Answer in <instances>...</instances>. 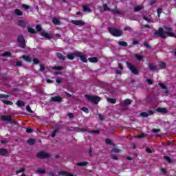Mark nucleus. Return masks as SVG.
Instances as JSON below:
<instances>
[{
  "label": "nucleus",
  "instance_id": "obj_1",
  "mask_svg": "<svg viewBox=\"0 0 176 176\" xmlns=\"http://www.w3.org/2000/svg\"><path fill=\"white\" fill-rule=\"evenodd\" d=\"M85 98L95 105H97L101 101V98L97 96L85 95Z\"/></svg>",
  "mask_w": 176,
  "mask_h": 176
},
{
  "label": "nucleus",
  "instance_id": "obj_2",
  "mask_svg": "<svg viewBox=\"0 0 176 176\" xmlns=\"http://www.w3.org/2000/svg\"><path fill=\"white\" fill-rule=\"evenodd\" d=\"M109 32L116 37L122 36L123 35V31L121 30L117 29L116 28H109Z\"/></svg>",
  "mask_w": 176,
  "mask_h": 176
},
{
  "label": "nucleus",
  "instance_id": "obj_3",
  "mask_svg": "<svg viewBox=\"0 0 176 176\" xmlns=\"http://www.w3.org/2000/svg\"><path fill=\"white\" fill-rule=\"evenodd\" d=\"M16 40L17 42L19 43V47H21V49H24L26 45L25 38H24V36H23V34L18 36Z\"/></svg>",
  "mask_w": 176,
  "mask_h": 176
},
{
  "label": "nucleus",
  "instance_id": "obj_4",
  "mask_svg": "<svg viewBox=\"0 0 176 176\" xmlns=\"http://www.w3.org/2000/svg\"><path fill=\"white\" fill-rule=\"evenodd\" d=\"M126 66L133 75H138V69L135 66L129 62H126Z\"/></svg>",
  "mask_w": 176,
  "mask_h": 176
},
{
  "label": "nucleus",
  "instance_id": "obj_5",
  "mask_svg": "<svg viewBox=\"0 0 176 176\" xmlns=\"http://www.w3.org/2000/svg\"><path fill=\"white\" fill-rule=\"evenodd\" d=\"M36 157L38 159H49L50 158V154L42 151L39 153H37Z\"/></svg>",
  "mask_w": 176,
  "mask_h": 176
},
{
  "label": "nucleus",
  "instance_id": "obj_6",
  "mask_svg": "<svg viewBox=\"0 0 176 176\" xmlns=\"http://www.w3.org/2000/svg\"><path fill=\"white\" fill-rule=\"evenodd\" d=\"M75 56L79 57L82 63H87V57L81 52H76Z\"/></svg>",
  "mask_w": 176,
  "mask_h": 176
},
{
  "label": "nucleus",
  "instance_id": "obj_7",
  "mask_svg": "<svg viewBox=\"0 0 176 176\" xmlns=\"http://www.w3.org/2000/svg\"><path fill=\"white\" fill-rule=\"evenodd\" d=\"M41 36L45 38V39H47L48 41H50V39H52L53 36L50 33H47L45 31L41 32Z\"/></svg>",
  "mask_w": 176,
  "mask_h": 176
},
{
  "label": "nucleus",
  "instance_id": "obj_8",
  "mask_svg": "<svg viewBox=\"0 0 176 176\" xmlns=\"http://www.w3.org/2000/svg\"><path fill=\"white\" fill-rule=\"evenodd\" d=\"M51 101L52 102H61V101H63V98L60 96H52L51 97Z\"/></svg>",
  "mask_w": 176,
  "mask_h": 176
},
{
  "label": "nucleus",
  "instance_id": "obj_9",
  "mask_svg": "<svg viewBox=\"0 0 176 176\" xmlns=\"http://www.w3.org/2000/svg\"><path fill=\"white\" fill-rule=\"evenodd\" d=\"M1 120H3V122H11L12 116H1Z\"/></svg>",
  "mask_w": 176,
  "mask_h": 176
},
{
  "label": "nucleus",
  "instance_id": "obj_10",
  "mask_svg": "<svg viewBox=\"0 0 176 176\" xmlns=\"http://www.w3.org/2000/svg\"><path fill=\"white\" fill-rule=\"evenodd\" d=\"M58 175L61 176H76L72 173H69L67 171L61 170L58 173Z\"/></svg>",
  "mask_w": 176,
  "mask_h": 176
},
{
  "label": "nucleus",
  "instance_id": "obj_11",
  "mask_svg": "<svg viewBox=\"0 0 176 176\" xmlns=\"http://www.w3.org/2000/svg\"><path fill=\"white\" fill-rule=\"evenodd\" d=\"M72 24H74L75 25H85V21H82V20H79V21H75V20H72Z\"/></svg>",
  "mask_w": 176,
  "mask_h": 176
},
{
  "label": "nucleus",
  "instance_id": "obj_12",
  "mask_svg": "<svg viewBox=\"0 0 176 176\" xmlns=\"http://www.w3.org/2000/svg\"><path fill=\"white\" fill-rule=\"evenodd\" d=\"M22 58H23V60L26 61V63H32V58H31V56H30L23 55Z\"/></svg>",
  "mask_w": 176,
  "mask_h": 176
},
{
  "label": "nucleus",
  "instance_id": "obj_13",
  "mask_svg": "<svg viewBox=\"0 0 176 176\" xmlns=\"http://www.w3.org/2000/svg\"><path fill=\"white\" fill-rule=\"evenodd\" d=\"M158 85L161 89H162V90H165V93H168V88L163 82H159Z\"/></svg>",
  "mask_w": 176,
  "mask_h": 176
},
{
  "label": "nucleus",
  "instance_id": "obj_14",
  "mask_svg": "<svg viewBox=\"0 0 176 176\" xmlns=\"http://www.w3.org/2000/svg\"><path fill=\"white\" fill-rule=\"evenodd\" d=\"M149 115H153V111H148V113L146 112L140 113V116H142V118H148V116H149Z\"/></svg>",
  "mask_w": 176,
  "mask_h": 176
},
{
  "label": "nucleus",
  "instance_id": "obj_15",
  "mask_svg": "<svg viewBox=\"0 0 176 176\" xmlns=\"http://www.w3.org/2000/svg\"><path fill=\"white\" fill-rule=\"evenodd\" d=\"M56 57L59 59V60H62V61H65V58H67V57H65L64 55H63V54L58 52L56 54Z\"/></svg>",
  "mask_w": 176,
  "mask_h": 176
},
{
  "label": "nucleus",
  "instance_id": "obj_16",
  "mask_svg": "<svg viewBox=\"0 0 176 176\" xmlns=\"http://www.w3.org/2000/svg\"><path fill=\"white\" fill-rule=\"evenodd\" d=\"M158 65L160 69H166L167 68V65L164 62H159Z\"/></svg>",
  "mask_w": 176,
  "mask_h": 176
},
{
  "label": "nucleus",
  "instance_id": "obj_17",
  "mask_svg": "<svg viewBox=\"0 0 176 176\" xmlns=\"http://www.w3.org/2000/svg\"><path fill=\"white\" fill-rule=\"evenodd\" d=\"M51 69H53L54 71H63L64 69V67L63 66H52L51 67Z\"/></svg>",
  "mask_w": 176,
  "mask_h": 176
},
{
  "label": "nucleus",
  "instance_id": "obj_18",
  "mask_svg": "<svg viewBox=\"0 0 176 176\" xmlns=\"http://www.w3.org/2000/svg\"><path fill=\"white\" fill-rule=\"evenodd\" d=\"M87 164H89L87 161L76 163V166L78 167H85V166H87Z\"/></svg>",
  "mask_w": 176,
  "mask_h": 176
},
{
  "label": "nucleus",
  "instance_id": "obj_19",
  "mask_svg": "<svg viewBox=\"0 0 176 176\" xmlns=\"http://www.w3.org/2000/svg\"><path fill=\"white\" fill-rule=\"evenodd\" d=\"M157 112H160V113H167L168 111L167 109L162 107L157 109Z\"/></svg>",
  "mask_w": 176,
  "mask_h": 176
},
{
  "label": "nucleus",
  "instance_id": "obj_20",
  "mask_svg": "<svg viewBox=\"0 0 176 176\" xmlns=\"http://www.w3.org/2000/svg\"><path fill=\"white\" fill-rule=\"evenodd\" d=\"M82 10L87 13H91V9L89 8V6H83Z\"/></svg>",
  "mask_w": 176,
  "mask_h": 176
},
{
  "label": "nucleus",
  "instance_id": "obj_21",
  "mask_svg": "<svg viewBox=\"0 0 176 176\" xmlns=\"http://www.w3.org/2000/svg\"><path fill=\"white\" fill-rule=\"evenodd\" d=\"M16 105L17 107H19L20 108H21L23 107H25V102H24V101L23 100H17Z\"/></svg>",
  "mask_w": 176,
  "mask_h": 176
},
{
  "label": "nucleus",
  "instance_id": "obj_22",
  "mask_svg": "<svg viewBox=\"0 0 176 176\" xmlns=\"http://www.w3.org/2000/svg\"><path fill=\"white\" fill-rule=\"evenodd\" d=\"M8 153V150L6 148H0V155L5 156Z\"/></svg>",
  "mask_w": 176,
  "mask_h": 176
},
{
  "label": "nucleus",
  "instance_id": "obj_23",
  "mask_svg": "<svg viewBox=\"0 0 176 176\" xmlns=\"http://www.w3.org/2000/svg\"><path fill=\"white\" fill-rule=\"evenodd\" d=\"M111 13H112L113 14H114V15H116V14L120 15V14H122V12H121L120 11H119V10H118L117 8H116V9H111Z\"/></svg>",
  "mask_w": 176,
  "mask_h": 176
},
{
  "label": "nucleus",
  "instance_id": "obj_24",
  "mask_svg": "<svg viewBox=\"0 0 176 176\" xmlns=\"http://www.w3.org/2000/svg\"><path fill=\"white\" fill-rule=\"evenodd\" d=\"M19 25L21 28H25V25H27V23H25V21L20 20L19 21Z\"/></svg>",
  "mask_w": 176,
  "mask_h": 176
},
{
  "label": "nucleus",
  "instance_id": "obj_25",
  "mask_svg": "<svg viewBox=\"0 0 176 176\" xmlns=\"http://www.w3.org/2000/svg\"><path fill=\"white\" fill-rule=\"evenodd\" d=\"M88 60L89 61V63H98V58L97 57L89 58Z\"/></svg>",
  "mask_w": 176,
  "mask_h": 176
},
{
  "label": "nucleus",
  "instance_id": "obj_26",
  "mask_svg": "<svg viewBox=\"0 0 176 176\" xmlns=\"http://www.w3.org/2000/svg\"><path fill=\"white\" fill-rule=\"evenodd\" d=\"M53 24H55V25H60L61 24V22H60V20L57 18H54L52 19Z\"/></svg>",
  "mask_w": 176,
  "mask_h": 176
},
{
  "label": "nucleus",
  "instance_id": "obj_27",
  "mask_svg": "<svg viewBox=\"0 0 176 176\" xmlns=\"http://www.w3.org/2000/svg\"><path fill=\"white\" fill-rule=\"evenodd\" d=\"M118 45L122 47H126L128 46L127 42L126 41H118Z\"/></svg>",
  "mask_w": 176,
  "mask_h": 176
},
{
  "label": "nucleus",
  "instance_id": "obj_28",
  "mask_svg": "<svg viewBox=\"0 0 176 176\" xmlns=\"http://www.w3.org/2000/svg\"><path fill=\"white\" fill-rule=\"evenodd\" d=\"M143 8L142 6H137L134 8V12H140L142 10Z\"/></svg>",
  "mask_w": 176,
  "mask_h": 176
},
{
  "label": "nucleus",
  "instance_id": "obj_29",
  "mask_svg": "<svg viewBox=\"0 0 176 176\" xmlns=\"http://www.w3.org/2000/svg\"><path fill=\"white\" fill-rule=\"evenodd\" d=\"M1 56L2 57H12V53L10 52H5Z\"/></svg>",
  "mask_w": 176,
  "mask_h": 176
},
{
  "label": "nucleus",
  "instance_id": "obj_30",
  "mask_svg": "<svg viewBox=\"0 0 176 176\" xmlns=\"http://www.w3.org/2000/svg\"><path fill=\"white\" fill-rule=\"evenodd\" d=\"M107 101L108 102H110V104H116V99L115 98H108Z\"/></svg>",
  "mask_w": 176,
  "mask_h": 176
},
{
  "label": "nucleus",
  "instance_id": "obj_31",
  "mask_svg": "<svg viewBox=\"0 0 176 176\" xmlns=\"http://www.w3.org/2000/svg\"><path fill=\"white\" fill-rule=\"evenodd\" d=\"M14 13L16 14V16H23V12L19 9H16L14 10Z\"/></svg>",
  "mask_w": 176,
  "mask_h": 176
},
{
  "label": "nucleus",
  "instance_id": "obj_32",
  "mask_svg": "<svg viewBox=\"0 0 176 176\" xmlns=\"http://www.w3.org/2000/svg\"><path fill=\"white\" fill-rule=\"evenodd\" d=\"M103 8H104V12H111V8H109V7H108V5L107 4H103L102 5Z\"/></svg>",
  "mask_w": 176,
  "mask_h": 176
},
{
  "label": "nucleus",
  "instance_id": "obj_33",
  "mask_svg": "<svg viewBox=\"0 0 176 176\" xmlns=\"http://www.w3.org/2000/svg\"><path fill=\"white\" fill-rule=\"evenodd\" d=\"M68 60H74L75 58V52L74 54H69L67 56Z\"/></svg>",
  "mask_w": 176,
  "mask_h": 176
},
{
  "label": "nucleus",
  "instance_id": "obj_34",
  "mask_svg": "<svg viewBox=\"0 0 176 176\" xmlns=\"http://www.w3.org/2000/svg\"><path fill=\"white\" fill-rule=\"evenodd\" d=\"M28 32H30V34H36V31L35 29L31 28V27H28Z\"/></svg>",
  "mask_w": 176,
  "mask_h": 176
},
{
  "label": "nucleus",
  "instance_id": "obj_35",
  "mask_svg": "<svg viewBox=\"0 0 176 176\" xmlns=\"http://www.w3.org/2000/svg\"><path fill=\"white\" fill-rule=\"evenodd\" d=\"M28 144L29 145H34L35 144V140L30 138L28 140Z\"/></svg>",
  "mask_w": 176,
  "mask_h": 176
},
{
  "label": "nucleus",
  "instance_id": "obj_36",
  "mask_svg": "<svg viewBox=\"0 0 176 176\" xmlns=\"http://www.w3.org/2000/svg\"><path fill=\"white\" fill-rule=\"evenodd\" d=\"M135 57L137 58V60H139V61H141L144 58V57L142 55H140L138 54H135Z\"/></svg>",
  "mask_w": 176,
  "mask_h": 176
},
{
  "label": "nucleus",
  "instance_id": "obj_37",
  "mask_svg": "<svg viewBox=\"0 0 176 176\" xmlns=\"http://www.w3.org/2000/svg\"><path fill=\"white\" fill-rule=\"evenodd\" d=\"M88 133H90V134H100V131L98 130L88 131Z\"/></svg>",
  "mask_w": 176,
  "mask_h": 176
},
{
  "label": "nucleus",
  "instance_id": "obj_38",
  "mask_svg": "<svg viewBox=\"0 0 176 176\" xmlns=\"http://www.w3.org/2000/svg\"><path fill=\"white\" fill-rule=\"evenodd\" d=\"M132 101L130 99H126L124 102V105H130L131 104Z\"/></svg>",
  "mask_w": 176,
  "mask_h": 176
},
{
  "label": "nucleus",
  "instance_id": "obj_39",
  "mask_svg": "<svg viewBox=\"0 0 176 176\" xmlns=\"http://www.w3.org/2000/svg\"><path fill=\"white\" fill-rule=\"evenodd\" d=\"M3 104H6V105H13V102L9 100H3Z\"/></svg>",
  "mask_w": 176,
  "mask_h": 176
},
{
  "label": "nucleus",
  "instance_id": "obj_40",
  "mask_svg": "<svg viewBox=\"0 0 176 176\" xmlns=\"http://www.w3.org/2000/svg\"><path fill=\"white\" fill-rule=\"evenodd\" d=\"M150 71H155L156 70V66H154L152 64H150L148 65Z\"/></svg>",
  "mask_w": 176,
  "mask_h": 176
},
{
  "label": "nucleus",
  "instance_id": "obj_41",
  "mask_svg": "<svg viewBox=\"0 0 176 176\" xmlns=\"http://www.w3.org/2000/svg\"><path fill=\"white\" fill-rule=\"evenodd\" d=\"M36 30L38 32H41V31H42V26L41 25H37L36 26Z\"/></svg>",
  "mask_w": 176,
  "mask_h": 176
},
{
  "label": "nucleus",
  "instance_id": "obj_42",
  "mask_svg": "<svg viewBox=\"0 0 176 176\" xmlns=\"http://www.w3.org/2000/svg\"><path fill=\"white\" fill-rule=\"evenodd\" d=\"M164 159H165V160H166V162H168V163H171L172 160L171 158H170V157L168 156H164Z\"/></svg>",
  "mask_w": 176,
  "mask_h": 176
},
{
  "label": "nucleus",
  "instance_id": "obj_43",
  "mask_svg": "<svg viewBox=\"0 0 176 176\" xmlns=\"http://www.w3.org/2000/svg\"><path fill=\"white\" fill-rule=\"evenodd\" d=\"M26 110L28 111V112H30V113H34V111L31 109L30 105L26 106Z\"/></svg>",
  "mask_w": 176,
  "mask_h": 176
},
{
  "label": "nucleus",
  "instance_id": "obj_44",
  "mask_svg": "<svg viewBox=\"0 0 176 176\" xmlns=\"http://www.w3.org/2000/svg\"><path fill=\"white\" fill-rule=\"evenodd\" d=\"M124 31H129V32H133V29L127 26L124 28Z\"/></svg>",
  "mask_w": 176,
  "mask_h": 176
},
{
  "label": "nucleus",
  "instance_id": "obj_45",
  "mask_svg": "<svg viewBox=\"0 0 176 176\" xmlns=\"http://www.w3.org/2000/svg\"><path fill=\"white\" fill-rule=\"evenodd\" d=\"M106 144L107 145H113V143L112 142V140L109 139H106Z\"/></svg>",
  "mask_w": 176,
  "mask_h": 176
},
{
  "label": "nucleus",
  "instance_id": "obj_46",
  "mask_svg": "<svg viewBox=\"0 0 176 176\" xmlns=\"http://www.w3.org/2000/svg\"><path fill=\"white\" fill-rule=\"evenodd\" d=\"M113 152H114V153H120V149H119L118 148H113L112 149Z\"/></svg>",
  "mask_w": 176,
  "mask_h": 176
},
{
  "label": "nucleus",
  "instance_id": "obj_47",
  "mask_svg": "<svg viewBox=\"0 0 176 176\" xmlns=\"http://www.w3.org/2000/svg\"><path fill=\"white\" fill-rule=\"evenodd\" d=\"M162 12H163V10L162 8H158L157 10V13L158 17H160V14H162Z\"/></svg>",
  "mask_w": 176,
  "mask_h": 176
},
{
  "label": "nucleus",
  "instance_id": "obj_48",
  "mask_svg": "<svg viewBox=\"0 0 176 176\" xmlns=\"http://www.w3.org/2000/svg\"><path fill=\"white\" fill-rule=\"evenodd\" d=\"M82 112H85V113H89V109L87 107H82L81 109Z\"/></svg>",
  "mask_w": 176,
  "mask_h": 176
},
{
  "label": "nucleus",
  "instance_id": "obj_49",
  "mask_svg": "<svg viewBox=\"0 0 176 176\" xmlns=\"http://www.w3.org/2000/svg\"><path fill=\"white\" fill-rule=\"evenodd\" d=\"M32 61H33V63L35 65L39 64V60H38V58H32Z\"/></svg>",
  "mask_w": 176,
  "mask_h": 176
},
{
  "label": "nucleus",
  "instance_id": "obj_50",
  "mask_svg": "<svg viewBox=\"0 0 176 176\" xmlns=\"http://www.w3.org/2000/svg\"><path fill=\"white\" fill-rule=\"evenodd\" d=\"M146 82H147L148 85H153V80H152L151 78H147Z\"/></svg>",
  "mask_w": 176,
  "mask_h": 176
},
{
  "label": "nucleus",
  "instance_id": "obj_51",
  "mask_svg": "<svg viewBox=\"0 0 176 176\" xmlns=\"http://www.w3.org/2000/svg\"><path fill=\"white\" fill-rule=\"evenodd\" d=\"M37 173H39L40 174H45L46 173V170H45L43 169H38L37 170Z\"/></svg>",
  "mask_w": 176,
  "mask_h": 176
},
{
  "label": "nucleus",
  "instance_id": "obj_52",
  "mask_svg": "<svg viewBox=\"0 0 176 176\" xmlns=\"http://www.w3.org/2000/svg\"><path fill=\"white\" fill-rule=\"evenodd\" d=\"M145 137V133H140L136 136V138H144Z\"/></svg>",
  "mask_w": 176,
  "mask_h": 176
},
{
  "label": "nucleus",
  "instance_id": "obj_53",
  "mask_svg": "<svg viewBox=\"0 0 176 176\" xmlns=\"http://www.w3.org/2000/svg\"><path fill=\"white\" fill-rule=\"evenodd\" d=\"M58 131H60V127L58 126H56L55 129L54 130L53 133H54L55 134H56L57 133H58Z\"/></svg>",
  "mask_w": 176,
  "mask_h": 176
},
{
  "label": "nucleus",
  "instance_id": "obj_54",
  "mask_svg": "<svg viewBox=\"0 0 176 176\" xmlns=\"http://www.w3.org/2000/svg\"><path fill=\"white\" fill-rule=\"evenodd\" d=\"M22 8H23L24 9H25L26 10H28V9H30V6L27 5V4H23L22 5Z\"/></svg>",
  "mask_w": 176,
  "mask_h": 176
},
{
  "label": "nucleus",
  "instance_id": "obj_55",
  "mask_svg": "<svg viewBox=\"0 0 176 176\" xmlns=\"http://www.w3.org/2000/svg\"><path fill=\"white\" fill-rule=\"evenodd\" d=\"M32 131H34L31 128H27V129H26V133H28V134H31V133H32Z\"/></svg>",
  "mask_w": 176,
  "mask_h": 176
},
{
  "label": "nucleus",
  "instance_id": "obj_56",
  "mask_svg": "<svg viewBox=\"0 0 176 176\" xmlns=\"http://www.w3.org/2000/svg\"><path fill=\"white\" fill-rule=\"evenodd\" d=\"M152 133H160V129H153Z\"/></svg>",
  "mask_w": 176,
  "mask_h": 176
},
{
  "label": "nucleus",
  "instance_id": "obj_57",
  "mask_svg": "<svg viewBox=\"0 0 176 176\" xmlns=\"http://www.w3.org/2000/svg\"><path fill=\"white\" fill-rule=\"evenodd\" d=\"M39 69H40V71H41V72H43L45 71V65L41 64Z\"/></svg>",
  "mask_w": 176,
  "mask_h": 176
},
{
  "label": "nucleus",
  "instance_id": "obj_58",
  "mask_svg": "<svg viewBox=\"0 0 176 176\" xmlns=\"http://www.w3.org/2000/svg\"><path fill=\"white\" fill-rule=\"evenodd\" d=\"M8 97H9V95L0 94V98H8Z\"/></svg>",
  "mask_w": 176,
  "mask_h": 176
},
{
  "label": "nucleus",
  "instance_id": "obj_59",
  "mask_svg": "<svg viewBox=\"0 0 176 176\" xmlns=\"http://www.w3.org/2000/svg\"><path fill=\"white\" fill-rule=\"evenodd\" d=\"M144 46L145 47H146V49H151V46L149 45V43H144Z\"/></svg>",
  "mask_w": 176,
  "mask_h": 176
},
{
  "label": "nucleus",
  "instance_id": "obj_60",
  "mask_svg": "<svg viewBox=\"0 0 176 176\" xmlns=\"http://www.w3.org/2000/svg\"><path fill=\"white\" fill-rule=\"evenodd\" d=\"M25 171V169L21 168L20 170H16V174H20V173H24Z\"/></svg>",
  "mask_w": 176,
  "mask_h": 176
},
{
  "label": "nucleus",
  "instance_id": "obj_61",
  "mask_svg": "<svg viewBox=\"0 0 176 176\" xmlns=\"http://www.w3.org/2000/svg\"><path fill=\"white\" fill-rule=\"evenodd\" d=\"M16 67H21V65H23V63L21 61H17L16 63Z\"/></svg>",
  "mask_w": 176,
  "mask_h": 176
},
{
  "label": "nucleus",
  "instance_id": "obj_62",
  "mask_svg": "<svg viewBox=\"0 0 176 176\" xmlns=\"http://www.w3.org/2000/svg\"><path fill=\"white\" fill-rule=\"evenodd\" d=\"M68 116H69V119H71L72 120V119H74V113H69Z\"/></svg>",
  "mask_w": 176,
  "mask_h": 176
},
{
  "label": "nucleus",
  "instance_id": "obj_63",
  "mask_svg": "<svg viewBox=\"0 0 176 176\" xmlns=\"http://www.w3.org/2000/svg\"><path fill=\"white\" fill-rule=\"evenodd\" d=\"M146 151L147 152V153H153L152 149H151V148H147L146 149Z\"/></svg>",
  "mask_w": 176,
  "mask_h": 176
},
{
  "label": "nucleus",
  "instance_id": "obj_64",
  "mask_svg": "<svg viewBox=\"0 0 176 176\" xmlns=\"http://www.w3.org/2000/svg\"><path fill=\"white\" fill-rule=\"evenodd\" d=\"M118 68H119L121 71H123V65H122V63H118Z\"/></svg>",
  "mask_w": 176,
  "mask_h": 176
}]
</instances>
